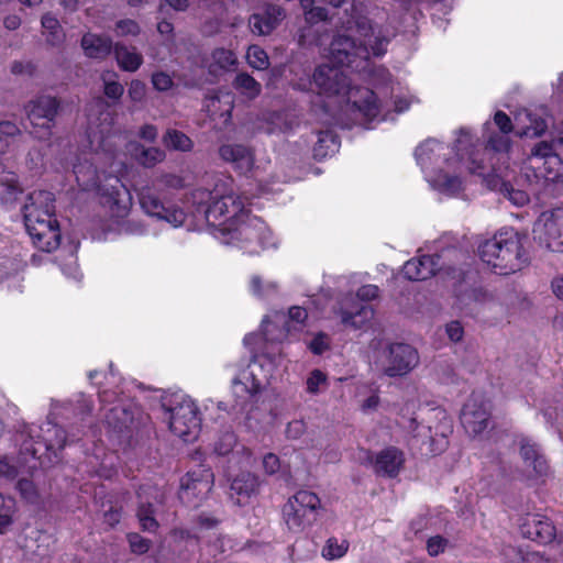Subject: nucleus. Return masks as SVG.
Instances as JSON below:
<instances>
[{
	"instance_id": "28",
	"label": "nucleus",
	"mask_w": 563,
	"mask_h": 563,
	"mask_svg": "<svg viewBox=\"0 0 563 563\" xmlns=\"http://www.w3.org/2000/svg\"><path fill=\"white\" fill-rule=\"evenodd\" d=\"M340 144V136L333 130L319 131L313 146V157L322 161L338 152Z\"/></svg>"
},
{
	"instance_id": "45",
	"label": "nucleus",
	"mask_w": 563,
	"mask_h": 563,
	"mask_svg": "<svg viewBox=\"0 0 563 563\" xmlns=\"http://www.w3.org/2000/svg\"><path fill=\"white\" fill-rule=\"evenodd\" d=\"M14 500L5 499L0 494V533H4L8 527L13 522Z\"/></svg>"
},
{
	"instance_id": "31",
	"label": "nucleus",
	"mask_w": 563,
	"mask_h": 563,
	"mask_svg": "<svg viewBox=\"0 0 563 563\" xmlns=\"http://www.w3.org/2000/svg\"><path fill=\"white\" fill-rule=\"evenodd\" d=\"M523 462L527 473L521 475V481L526 482L529 486L544 483L550 472L548 460H523Z\"/></svg>"
},
{
	"instance_id": "5",
	"label": "nucleus",
	"mask_w": 563,
	"mask_h": 563,
	"mask_svg": "<svg viewBox=\"0 0 563 563\" xmlns=\"http://www.w3.org/2000/svg\"><path fill=\"white\" fill-rule=\"evenodd\" d=\"M485 145L466 128H461L452 147L456 161L467 163L472 174L483 175L486 170L485 156L488 151L495 153H507L510 150L511 141L508 134L492 131L490 123L484 124Z\"/></svg>"
},
{
	"instance_id": "39",
	"label": "nucleus",
	"mask_w": 563,
	"mask_h": 563,
	"mask_svg": "<svg viewBox=\"0 0 563 563\" xmlns=\"http://www.w3.org/2000/svg\"><path fill=\"white\" fill-rule=\"evenodd\" d=\"M349 550V542L346 540H339L334 537L329 538L322 549V556L327 560H338L346 554Z\"/></svg>"
},
{
	"instance_id": "61",
	"label": "nucleus",
	"mask_w": 563,
	"mask_h": 563,
	"mask_svg": "<svg viewBox=\"0 0 563 563\" xmlns=\"http://www.w3.org/2000/svg\"><path fill=\"white\" fill-rule=\"evenodd\" d=\"M446 334L452 342H459L463 339L464 329L460 321L454 320L446 324Z\"/></svg>"
},
{
	"instance_id": "1",
	"label": "nucleus",
	"mask_w": 563,
	"mask_h": 563,
	"mask_svg": "<svg viewBox=\"0 0 563 563\" xmlns=\"http://www.w3.org/2000/svg\"><path fill=\"white\" fill-rule=\"evenodd\" d=\"M349 30H354L357 40L347 34H336L330 44V54L336 66L319 65L312 75L320 95H352L351 79L342 67L357 69L371 56L382 57L387 52L389 38L380 30L375 31L363 2H353L350 8Z\"/></svg>"
},
{
	"instance_id": "64",
	"label": "nucleus",
	"mask_w": 563,
	"mask_h": 563,
	"mask_svg": "<svg viewBox=\"0 0 563 563\" xmlns=\"http://www.w3.org/2000/svg\"><path fill=\"white\" fill-rule=\"evenodd\" d=\"M305 422L302 420H294L286 428V435L290 439L299 438L305 431Z\"/></svg>"
},
{
	"instance_id": "49",
	"label": "nucleus",
	"mask_w": 563,
	"mask_h": 563,
	"mask_svg": "<svg viewBox=\"0 0 563 563\" xmlns=\"http://www.w3.org/2000/svg\"><path fill=\"white\" fill-rule=\"evenodd\" d=\"M103 80V93L107 98L117 103L124 93V87L117 80H108L106 75L101 76Z\"/></svg>"
},
{
	"instance_id": "21",
	"label": "nucleus",
	"mask_w": 563,
	"mask_h": 563,
	"mask_svg": "<svg viewBox=\"0 0 563 563\" xmlns=\"http://www.w3.org/2000/svg\"><path fill=\"white\" fill-rule=\"evenodd\" d=\"M8 142L0 137V187L1 201L5 205L13 203L23 194V187L15 172L7 170L3 161L8 154Z\"/></svg>"
},
{
	"instance_id": "38",
	"label": "nucleus",
	"mask_w": 563,
	"mask_h": 563,
	"mask_svg": "<svg viewBox=\"0 0 563 563\" xmlns=\"http://www.w3.org/2000/svg\"><path fill=\"white\" fill-rule=\"evenodd\" d=\"M366 464L373 466L375 473L379 476L389 478L396 477L402 468L405 460H364Z\"/></svg>"
},
{
	"instance_id": "22",
	"label": "nucleus",
	"mask_w": 563,
	"mask_h": 563,
	"mask_svg": "<svg viewBox=\"0 0 563 563\" xmlns=\"http://www.w3.org/2000/svg\"><path fill=\"white\" fill-rule=\"evenodd\" d=\"M219 155L241 175L252 172L255 164L253 151L243 144H223L219 147Z\"/></svg>"
},
{
	"instance_id": "56",
	"label": "nucleus",
	"mask_w": 563,
	"mask_h": 563,
	"mask_svg": "<svg viewBox=\"0 0 563 563\" xmlns=\"http://www.w3.org/2000/svg\"><path fill=\"white\" fill-rule=\"evenodd\" d=\"M305 20L309 24H317L319 22L327 21L329 19V12L323 7L313 5L311 9L305 12Z\"/></svg>"
},
{
	"instance_id": "50",
	"label": "nucleus",
	"mask_w": 563,
	"mask_h": 563,
	"mask_svg": "<svg viewBox=\"0 0 563 563\" xmlns=\"http://www.w3.org/2000/svg\"><path fill=\"white\" fill-rule=\"evenodd\" d=\"M212 58L219 67L228 69L236 64V57L234 53L225 48H216L212 52Z\"/></svg>"
},
{
	"instance_id": "11",
	"label": "nucleus",
	"mask_w": 563,
	"mask_h": 563,
	"mask_svg": "<svg viewBox=\"0 0 563 563\" xmlns=\"http://www.w3.org/2000/svg\"><path fill=\"white\" fill-rule=\"evenodd\" d=\"M41 435L23 441L21 454L29 457H57L67 442L66 431L52 422H46L41 428Z\"/></svg>"
},
{
	"instance_id": "58",
	"label": "nucleus",
	"mask_w": 563,
	"mask_h": 563,
	"mask_svg": "<svg viewBox=\"0 0 563 563\" xmlns=\"http://www.w3.org/2000/svg\"><path fill=\"white\" fill-rule=\"evenodd\" d=\"M129 98L133 102H141L146 95V86L139 79H133L128 89Z\"/></svg>"
},
{
	"instance_id": "7",
	"label": "nucleus",
	"mask_w": 563,
	"mask_h": 563,
	"mask_svg": "<svg viewBox=\"0 0 563 563\" xmlns=\"http://www.w3.org/2000/svg\"><path fill=\"white\" fill-rule=\"evenodd\" d=\"M162 407L169 413V430L185 442L195 441L201 430L197 405L186 395L172 394L163 398Z\"/></svg>"
},
{
	"instance_id": "41",
	"label": "nucleus",
	"mask_w": 563,
	"mask_h": 563,
	"mask_svg": "<svg viewBox=\"0 0 563 563\" xmlns=\"http://www.w3.org/2000/svg\"><path fill=\"white\" fill-rule=\"evenodd\" d=\"M27 460H0V477L7 481H14L24 473Z\"/></svg>"
},
{
	"instance_id": "20",
	"label": "nucleus",
	"mask_w": 563,
	"mask_h": 563,
	"mask_svg": "<svg viewBox=\"0 0 563 563\" xmlns=\"http://www.w3.org/2000/svg\"><path fill=\"white\" fill-rule=\"evenodd\" d=\"M286 18V10L274 3H266L262 11L249 18V25L255 35H269Z\"/></svg>"
},
{
	"instance_id": "19",
	"label": "nucleus",
	"mask_w": 563,
	"mask_h": 563,
	"mask_svg": "<svg viewBox=\"0 0 563 563\" xmlns=\"http://www.w3.org/2000/svg\"><path fill=\"white\" fill-rule=\"evenodd\" d=\"M265 473L275 476L276 481L283 482L286 486H296L307 483L309 474L305 466V460L300 461L301 466L291 467L288 460H261Z\"/></svg>"
},
{
	"instance_id": "10",
	"label": "nucleus",
	"mask_w": 563,
	"mask_h": 563,
	"mask_svg": "<svg viewBox=\"0 0 563 563\" xmlns=\"http://www.w3.org/2000/svg\"><path fill=\"white\" fill-rule=\"evenodd\" d=\"M59 108L56 97L42 95L31 100L25 108L32 125L30 134L41 141L49 140Z\"/></svg>"
},
{
	"instance_id": "34",
	"label": "nucleus",
	"mask_w": 563,
	"mask_h": 563,
	"mask_svg": "<svg viewBox=\"0 0 563 563\" xmlns=\"http://www.w3.org/2000/svg\"><path fill=\"white\" fill-rule=\"evenodd\" d=\"M46 42L52 46H57L64 42L65 34L62 30L59 21L51 13H46L41 20Z\"/></svg>"
},
{
	"instance_id": "15",
	"label": "nucleus",
	"mask_w": 563,
	"mask_h": 563,
	"mask_svg": "<svg viewBox=\"0 0 563 563\" xmlns=\"http://www.w3.org/2000/svg\"><path fill=\"white\" fill-rule=\"evenodd\" d=\"M519 530L523 538L545 545L554 541L556 528L553 521L542 514H526L520 518Z\"/></svg>"
},
{
	"instance_id": "52",
	"label": "nucleus",
	"mask_w": 563,
	"mask_h": 563,
	"mask_svg": "<svg viewBox=\"0 0 563 563\" xmlns=\"http://www.w3.org/2000/svg\"><path fill=\"white\" fill-rule=\"evenodd\" d=\"M438 183L445 191L456 192L462 189V180L457 175L441 174L438 176Z\"/></svg>"
},
{
	"instance_id": "60",
	"label": "nucleus",
	"mask_w": 563,
	"mask_h": 563,
	"mask_svg": "<svg viewBox=\"0 0 563 563\" xmlns=\"http://www.w3.org/2000/svg\"><path fill=\"white\" fill-rule=\"evenodd\" d=\"M137 517L140 520L141 528L144 531L154 532L158 528V522L156 521V519L151 514L144 511L143 508L139 510Z\"/></svg>"
},
{
	"instance_id": "16",
	"label": "nucleus",
	"mask_w": 563,
	"mask_h": 563,
	"mask_svg": "<svg viewBox=\"0 0 563 563\" xmlns=\"http://www.w3.org/2000/svg\"><path fill=\"white\" fill-rule=\"evenodd\" d=\"M460 420L470 437L476 438L481 435L488 428L490 420V411L487 404L484 400L471 397L463 405Z\"/></svg>"
},
{
	"instance_id": "8",
	"label": "nucleus",
	"mask_w": 563,
	"mask_h": 563,
	"mask_svg": "<svg viewBox=\"0 0 563 563\" xmlns=\"http://www.w3.org/2000/svg\"><path fill=\"white\" fill-rule=\"evenodd\" d=\"M321 508L316 493L299 489L283 505L282 520L289 532L301 533L317 521Z\"/></svg>"
},
{
	"instance_id": "35",
	"label": "nucleus",
	"mask_w": 563,
	"mask_h": 563,
	"mask_svg": "<svg viewBox=\"0 0 563 563\" xmlns=\"http://www.w3.org/2000/svg\"><path fill=\"white\" fill-rule=\"evenodd\" d=\"M134 156L140 165L152 168L163 162L166 154L159 147H144L143 145H139L134 150Z\"/></svg>"
},
{
	"instance_id": "13",
	"label": "nucleus",
	"mask_w": 563,
	"mask_h": 563,
	"mask_svg": "<svg viewBox=\"0 0 563 563\" xmlns=\"http://www.w3.org/2000/svg\"><path fill=\"white\" fill-rule=\"evenodd\" d=\"M533 238L540 246L563 253V208L542 212L533 228Z\"/></svg>"
},
{
	"instance_id": "63",
	"label": "nucleus",
	"mask_w": 563,
	"mask_h": 563,
	"mask_svg": "<svg viewBox=\"0 0 563 563\" xmlns=\"http://www.w3.org/2000/svg\"><path fill=\"white\" fill-rule=\"evenodd\" d=\"M288 318L290 321L303 324L308 318V312L303 307L292 306L288 309Z\"/></svg>"
},
{
	"instance_id": "48",
	"label": "nucleus",
	"mask_w": 563,
	"mask_h": 563,
	"mask_svg": "<svg viewBox=\"0 0 563 563\" xmlns=\"http://www.w3.org/2000/svg\"><path fill=\"white\" fill-rule=\"evenodd\" d=\"M331 340L329 335L322 331L318 332L312 340L307 344L308 350L313 355H322L330 350Z\"/></svg>"
},
{
	"instance_id": "17",
	"label": "nucleus",
	"mask_w": 563,
	"mask_h": 563,
	"mask_svg": "<svg viewBox=\"0 0 563 563\" xmlns=\"http://www.w3.org/2000/svg\"><path fill=\"white\" fill-rule=\"evenodd\" d=\"M418 362V352L411 345L406 343L390 344L385 374L389 377L407 375Z\"/></svg>"
},
{
	"instance_id": "29",
	"label": "nucleus",
	"mask_w": 563,
	"mask_h": 563,
	"mask_svg": "<svg viewBox=\"0 0 563 563\" xmlns=\"http://www.w3.org/2000/svg\"><path fill=\"white\" fill-rule=\"evenodd\" d=\"M113 53L119 67L124 71L134 73L143 64L142 54L137 53L134 47L130 49L122 43H115Z\"/></svg>"
},
{
	"instance_id": "18",
	"label": "nucleus",
	"mask_w": 563,
	"mask_h": 563,
	"mask_svg": "<svg viewBox=\"0 0 563 563\" xmlns=\"http://www.w3.org/2000/svg\"><path fill=\"white\" fill-rule=\"evenodd\" d=\"M213 473L210 467L200 465L196 471H189L180 479V498L195 497L202 500L212 489Z\"/></svg>"
},
{
	"instance_id": "51",
	"label": "nucleus",
	"mask_w": 563,
	"mask_h": 563,
	"mask_svg": "<svg viewBox=\"0 0 563 563\" xmlns=\"http://www.w3.org/2000/svg\"><path fill=\"white\" fill-rule=\"evenodd\" d=\"M115 32L119 36H136L141 32V27L135 20L122 19L115 23Z\"/></svg>"
},
{
	"instance_id": "4",
	"label": "nucleus",
	"mask_w": 563,
	"mask_h": 563,
	"mask_svg": "<svg viewBox=\"0 0 563 563\" xmlns=\"http://www.w3.org/2000/svg\"><path fill=\"white\" fill-rule=\"evenodd\" d=\"M232 179L220 180L213 189L196 188L191 192V201L197 212H202L207 222L216 228V235H220L221 222L240 220L249 210L244 201L231 188Z\"/></svg>"
},
{
	"instance_id": "12",
	"label": "nucleus",
	"mask_w": 563,
	"mask_h": 563,
	"mask_svg": "<svg viewBox=\"0 0 563 563\" xmlns=\"http://www.w3.org/2000/svg\"><path fill=\"white\" fill-rule=\"evenodd\" d=\"M378 295V286L372 284L361 286L356 297L347 299L345 306L341 308V322L353 329H362L374 317V310L367 302L376 299Z\"/></svg>"
},
{
	"instance_id": "27",
	"label": "nucleus",
	"mask_w": 563,
	"mask_h": 563,
	"mask_svg": "<svg viewBox=\"0 0 563 563\" xmlns=\"http://www.w3.org/2000/svg\"><path fill=\"white\" fill-rule=\"evenodd\" d=\"M113 46L112 40L108 36L87 33L81 38V47L86 56L95 59H104Z\"/></svg>"
},
{
	"instance_id": "43",
	"label": "nucleus",
	"mask_w": 563,
	"mask_h": 563,
	"mask_svg": "<svg viewBox=\"0 0 563 563\" xmlns=\"http://www.w3.org/2000/svg\"><path fill=\"white\" fill-rule=\"evenodd\" d=\"M246 58L249 65L254 69L263 70L269 66L267 53L257 45H252L249 47Z\"/></svg>"
},
{
	"instance_id": "25",
	"label": "nucleus",
	"mask_w": 563,
	"mask_h": 563,
	"mask_svg": "<svg viewBox=\"0 0 563 563\" xmlns=\"http://www.w3.org/2000/svg\"><path fill=\"white\" fill-rule=\"evenodd\" d=\"M258 492V477L250 472H242L232 479L230 485V496L239 506L246 505Z\"/></svg>"
},
{
	"instance_id": "53",
	"label": "nucleus",
	"mask_w": 563,
	"mask_h": 563,
	"mask_svg": "<svg viewBox=\"0 0 563 563\" xmlns=\"http://www.w3.org/2000/svg\"><path fill=\"white\" fill-rule=\"evenodd\" d=\"M518 556L520 563H554L552 559L539 551H529L521 548L518 549Z\"/></svg>"
},
{
	"instance_id": "2",
	"label": "nucleus",
	"mask_w": 563,
	"mask_h": 563,
	"mask_svg": "<svg viewBox=\"0 0 563 563\" xmlns=\"http://www.w3.org/2000/svg\"><path fill=\"white\" fill-rule=\"evenodd\" d=\"M23 207L25 229L36 249L51 253L58 249L62 232L55 213V196L47 190H35Z\"/></svg>"
},
{
	"instance_id": "36",
	"label": "nucleus",
	"mask_w": 563,
	"mask_h": 563,
	"mask_svg": "<svg viewBox=\"0 0 563 563\" xmlns=\"http://www.w3.org/2000/svg\"><path fill=\"white\" fill-rule=\"evenodd\" d=\"M164 145L174 151L189 152L194 147L191 139L184 132L170 129L163 137Z\"/></svg>"
},
{
	"instance_id": "23",
	"label": "nucleus",
	"mask_w": 563,
	"mask_h": 563,
	"mask_svg": "<svg viewBox=\"0 0 563 563\" xmlns=\"http://www.w3.org/2000/svg\"><path fill=\"white\" fill-rule=\"evenodd\" d=\"M440 256L421 255L410 258L402 266L404 277L411 282H420L431 278L439 271Z\"/></svg>"
},
{
	"instance_id": "37",
	"label": "nucleus",
	"mask_w": 563,
	"mask_h": 563,
	"mask_svg": "<svg viewBox=\"0 0 563 563\" xmlns=\"http://www.w3.org/2000/svg\"><path fill=\"white\" fill-rule=\"evenodd\" d=\"M441 437L439 439L434 437L430 438L431 457H437L441 455L449 446L448 434L452 433L453 426L451 419L448 418L445 415L443 416L441 421Z\"/></svg>"
},
{
	"instance_id": "59",
	"label": "nucleus",
	"mask_w": 563,
	"mask_h": 563,
	"mask_svg": "<svg viewBox=\"0 0 563 563\" xmlns=\"http://www.w3.org/2000/svg\"><path fill=\"white\" fill-rule=\"evenodd\" d=\"M327 376L320 369H313L307 378V390L311 394H316L319 390V386L325 383Z\"/></svg>"
},
{
	"instance_id": "24",
	"label": "nucleus",
	"mask_w": 563,
	"mask_h": 563,
	"mask_svg": "<svg viewBox=\"0 0 563 563\" xmlns=\"http://www.w3.org/2000/svg\"><path fill=\"white\" fill-rule=\"evenodd\" d=\"M355 98L351 100V107L362 117L364 124L369 129V124L377 119L380 113V104L377 95L368 88H357Z\"/></svg>"
},
{
	"instance_id": "62",
	"label": "nucleus",
	"mask_w": 563,
	"mask_h": 563,
	"mask_svg": "<svg viewBox=\"0 0 563 563\" xmlns=\"http://www.w3.org/2000/svg\"><path fill=\"white\" fill-rule=\"evenodd\" d=\"M121 517H122V508L121 507H119V508L110 507V509L103 514V521L110 528H114L120 522Z\"/></svg>"
},
{
	"instance_id": "54",
	"label": "nucleus",
	"mask_w": 563,
	"mask_h": 563,
	"mask_svg": "<svg viewBox=\"0 0 563 563\" xmlns=\"http://www.w3.org/2000/svg\"><path fill=\"white\" fill-rule=\"evenodd\" d=\"M448 543V539L442 536L431 537L427 541V551L430 556H438L445 551Z\"/></svg>"
},
{
	"instance_id": "42",
	"label": "nucleus",
	"mask_w": 563,
	"mask_h": 563,
	"mask_svg": "<svg viewBox=\"0 0 563 563\" xmlns=\"http://www.w3.org/2000/svg\"><path fill=\"white\" fill-rule=\"evenodd\" d=\"M20 496L26 503L35 505L40 500V494L32 479L27 477H20L15 485Z\"/></svg>"
},
{
	"instance_id": "32",
	"label": "nucleus",
	"mask_w": 563,
	"mask_h": 563,
	"mask_svg": "<svg viewBox=\"0 0 563 563\" xmlns=\"http://www.w3.org/2000/svg\"><path fill=\"white\" fill-rule=\"evenodd\" d=\"M445 150L443 143L434 140L428 139L424 142L420 143L415 150V157L417 163L424 167L429 164H432L433 156L435 154H440Z\"/></svg>"
},
{
	"instance_id": "33",
	"label": "nucleus",
	"mask_w": 563,
	"mask_h": 563,
	"mask_svg": "<svg viewBox=\"0 0 563 563\" xmlns=\"http://www.w3.org/2000/svg\"><path fill=\"white\" fill-rule=\"evenodd\" d=\"M235 90L246 96L249 99H255L261 95L262 86L247 73H240L235 76L233 82Z\"/></svg>"
},
{
	"instance_id": "47",
	"label": "nucleus",
	"mask_w": 563,
	"mask_h": 563,
	"mask_svg": "<svg viewBox=\"0 0 563 563\" xmlns=\"http://www.w3.org/2000/svg\"><path fill=\"white\" fill-rule=\"evenodd\" d=\"M556 154L553 144L547 141L538 142L531 150L529 157L530 162L534 165L550 157V155Z\"/></svg>"
},
{
	"instance_id": "46",
	"label": "nucleus",
	"mask_w": 563,
	"mask_h": 563,
	"mask_svg": "<svg viewBox=\"0 0 563 563\" xmlns=\"http://www.w3.org/2000/svg\"><path fill=\"white\" fill-rule=\"evenodd\" d=\"M126 540L129 542L131 552L136 555L147 553L152 545V541L150 539H146L136 532L128 533Z\"/></svg>"
},
{
	"instance_id": "44",
	"label": "nucleus",
	"mask_w": 563,
	"mask_h": 563,
	"mask_svg": "<svg viewBox=\"0 0 563 563\" xmlns=\"http://www.w3.org/2000/svg\"><path fill=\"white\" fill-rule=\"evenodd\" d=\"M516 442L519 445V453L521 457H542L541 445L532 438L520 435L517 438Z\"/></svg>"
},
{
	"instance_id": "3",
	"label": "nucleus",
	"mask_w": 563,
	"mask_h": 563,
	"mask_svg": "<svg viewBox=\"0 0 563 563\" xmlns=\"http://www.w3.org/2000/svg\"><path fill=\"white\" fill-rule=\"evenodd\" d=\"M481 261L497 275H510L529 264V255L520 235L512 228H503L477 245Z\"/></svg>"
},
{
	"instance_id": "26",
	"label": "nucleus",
	"mask_w": 563,
	"mask_h": 563,
	"mask_svg": "<svg viewBox=\"0 0 563 563\" xmlns=\"http://www.w3.org/2000/svg\"><path fill=\"white\" fill-rule=\"evenodd\" d=\"M134 421V413L130 406L115 402L104 412V422L113 432L122 433L130 429Z\"/></svg>"
},
{
	"instance_id": "30",
	"label": "nucleus",
	"mask_w": 563,
	"mask_h": 563,
	"mask_svg": "<svg viewBox=\"0 0 563 563\" xmlns=\"http://www.w3.org/2000/svg\"><path fill=\"white\" fill-rule=\"evenodd\" d=\"M536 177L556 183L563 177V162L558 154L533 165Z\"/></svg>"
},
{
	"instance_id": "55",
	"label": "nucleus",
	"mask_w": 563,
	"mask_h": 563,
	"mask_svg": "<svg viewBox=\"0 0 563 563\" xmlns=\"http://www.w3.org/2000/svg\"><path fill=\"white\" fill-rule=\"evenodd\" d=\"M152 85L157 91H167L173 87L174 82L167 73L156 71L152 75Z\"/></svg>"
},
{
	"instance_id": "14",
	"label": "nucleus",
	"mask_w": 563,
	"mask_h": 563,
	"mask_svg": "<svg viewBox=\"0 0 563 563\" xmlns=\"http://www.w3.org/2000/svg\"><path fill=\"white\" fill-rule=\"evenodd\" d=\"M100 203L112 217L123 218L131 206V194L118 176L109 175L98 186Z\"/></svg>"
},
{
	"instance_id": "40",
	"label": "nucleus",
	"mask_w": 563,
	"mask_h": 563,
	"mask_svg": "<svg viewBox=\"0 0 563 563\" xmlns=\"http://www.w3.org/2000/svg\"><path fill=\"white\" fill-rule=\"evenodd\" d=\"M152 184L156 185L165 194V189L179 190L186 187V180L181 175L165 173L156 177Z\"/></svg>"
},
{
	"instance_id": "57",
	"label": "nucleus",
	"mask_w": 563,
	"mask_h": 563,
	"mask_svg": "<svg viewBox=\"0 0 563 563\" xmlns=\"http://www.w3.org/2000/svg\"><path fill=\"white\" fill-rule=\"evenodd\" d=\"M494 124L498 128L499 132L503 134H509L514 130L512 121L510 117L501 111L498 110L494 114Z\"/></svg>"
},
{
	"instance_id": "6",
	"label": "nucleus",
	"mask_w": 563,
	"mask_h": 563,
	"mask_svg": "<svg viewBox=\"0 0 563 563\" xmlns=\"http://www.w3.org/2000/svg\"><path fill=\"white\" fill-rule=\"evenodd\" d=\"M218 238L249 255H255L271 245L273 236L266 223L247 211L240 220L221 222Z\"/></svg>"
},
{
	"instance_id": "9",
	"label": "nucleus",
	"mask_w": 563,
	"mask_h": 563,
	"mask_svg": "<svg viewBox=\"0 0 563 563\" xmlns=\"http://www.w3.org/2000/svg\"><path fill=\"white\" fill-rule=\"evenodd\" d=\"M141 209L150 217L179 227L186 221V213L175 203L166 200L165 194L154 184H147L137 191Z\"/></svg>"
}]
</instances>
